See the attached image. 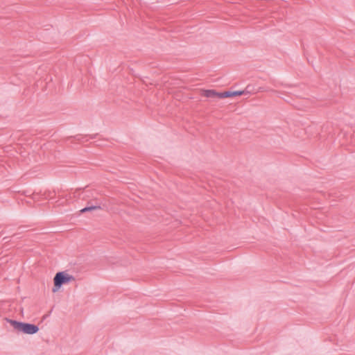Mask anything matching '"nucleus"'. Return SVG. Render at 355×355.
<instances>
[{
	"label": "nucleus",
	"instance_id": "nucleus-5",
	"mask_svg": "<svg viewBox=\"0 0 355 355\" xmlns=\"http://www.w3.org/2000/svg\"><path fill=\"white\" fill-rule=\"evenodd\" d=\"M96 209H101V207L100 205L87 206V207H84L83 209H82L80 210V212L85 213L87 211H90L96 210Z\"/></svg>",
	"mask_w": 355,
	"mask_h": 355
},
{
	"label": "nucleus",
	"instance_id": "nucleus-1",
	"mask_svg": "<svg viewBox=\"0 0 355 355\" xmlns=\"http://www.w3.org/2000/svg\"><path fill=\"white\" fill-rule=\"evenodd\" d=\"M6 320L17 332L33 335L37 333L39 331V327L36 324L19 322L9 318H6Z\"/></svg>",
	"mask_w": 355,
	"mask_h": 355
},
{
	"label": "nucleus",
	"instance_id": "nucleus-3",
	"mask_svg": "<svg viewBox=\"0 0 355 355\" xmlns=\"http://www.w3.org/2000/svg\"><path fill=\"white\" fill-rule=\"evenodd\" d=\"M227 92V98H232L237 96H241L245 93H248V92H246L245 90H239V91H226Z\"/></svg>",
	"mask_w": 355,
	"mask_h": 355
},
{
	"label": "nucleus",
	"instance_id": "nucleus-6",
	"mask_svg": "<svg viewBox=\"0 0 355 355\" xmlns=\"http://www.w3.org/2000/svg\"><path fill=\"white\" fill-rule=\"evenodd\" d=\"M216 97L219 98H225L227 97V92H216Z\"/></svg>",
	"mask_w": 355,
	"mask_h": 355
},
{
	"label": "nucleus",
	"instance_id": "nucleus-2",
	"mask_svg": "<svg viewBox=\"0 0 355 355\" xmlns=\"http://www.w3.org/2000/svg\"><path fill=\"white\" fill-rule=\"evenodd\" d=\"M74 280L75 277L73 275L68 274L66 271L57 272L53 278V287L52 288V292H57L63 284H68Z\"/></svg>",
	"mask_w": 355,
	"mask_h": 355
},
{
	"label": "nucleus",
	"instance_id": "nucleus-4",
	"mask_svg": "<svg viewBox=\"0 0 355 355\" xmlns=\"http://www.w3.org/2000/svg\"><path fill=\"white\" fill-rule=\"evenodd\" d=\"M202 95L207 98H216V91L214 89H204Z\"/></svg>",
	"mask_w": 355,
	"mask_h": 355
}]
</instances>
